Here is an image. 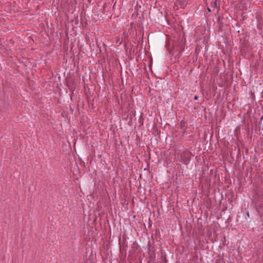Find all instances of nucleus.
Segmentation results:
<instances>
[{"label": "nucleus", "instance_id": "1", "mask_svg": "<svg viewBox=\"0 0 263 263\" xmlns=\"http://www.w3.org/2000/svg\"><path fill=\"white\" fill-rule=\"evenodd\" d=\"M219 4H217V1H215L211 3V6L213 8L219 7Z\"/></svg>", "mask_w": 263, "mask_h": 263}, {"label": "nucleus", "instance_id": "2", "mask_svg": "<svg viewBox=\"0 0 263 263\" xmlns=\"http://www.w3.org/2000/svg\"><path fill=\"white\" fill-rule=\"evenodd\" d=\"M259 210L263 212V202L259 205Z\"/></svg>", "mask_w": 263, "mask_h": 263}, {"label": "nucleus", "instance_id": "3", "mask_svg": "<svg viewBox=\"0 0 263 263\" xmlns=\"http://www.w3.org/2000/svg\"><path fill=\"white\" fill-rule=\"evenodd\" d=\"M194 100H197L198 99V97L197 96H195L194 98Z\"/></svg>", "mask_w": 263, "mask_h": 263}, {"label": "nucleus", "instance_id": "4", "mask_svg": "<svg viewBox=\"0 0 263 263\" xmlns=\"http://www.w3.org/2000/svg\"><path fill=\"white\" fill-rule=\"evenodd\" d=\"M208 11L209 12H210L211 11V9L209 8H208Z\"/></svg>", "mask_w": 263, "mask_h": 263}]
</instances>
